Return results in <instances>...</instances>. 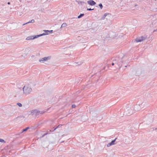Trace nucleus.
Instances as JSON below:
<instances>
[{
  "mask_svg": "<svg viewBox=\"0 0 157 157\" xmlns=\"http://www.w3.org/2000/svg\"><path fill=\"white\" fill-rule=\"evenodd\" d=\"M44 31L45 32V33L39 35L31 36H28L26 39H35L37 38L38 37L40 36L43 35H48L51 33H52L53 31V30H51L49 31L48 30H44Z\"/></svg>",
  "mask_w": 157,
  "mask_h": 157,
  "instance_id": "1",
  "label": "nucleus"
},
{
  "mask_svg": "<svg viewBox=\"0 0 157 157\" xmlns=\"http://www.w3.org/2000/svg\"><path fill=\"white\" fill-rule=\"evenodd\" d=\"M23 93L25 95H28L32 92V88L30 84H26L23 88Z\"/></svg>",
  "mask_w": 157,
  "mask_h": 157,
  "instance_id": "2",
  "label": "nucleus"
},
{
  "mask_svg": "<svg viewBox=\"0 0 157 157\" xmlns=\"http://www.w3.org/2000/svg\"><path fill=\"white\" fill-rule=\"evenodd\" d=\"M44 112L43 111H40L37 109L33 110L29 112V116H32L33 117H36L40 114H42Z\"/></svg>",
  "mask_w": 157,
  "mask_h": 157,
  "instance_id": "3",
  "label": "nucleus"
},
{
  "mask_svg": "<svg viewBox=\"0 0 157 157\" xmlns=\"http://www.w3.org/2000/svg\"><path fill=\"white\" fill-rule=\"evenodd\" d=\"M132 71L134 74L139 75L141 73V69L139 68H135L132 69Z\"/></svg>",
  "mask_w": 157,
  "mask_h": 157,
  "instance_id": "4",
  "label": "nucleus"
},
{
  "mask_svg": "<svg viewBox=\"0 0 157 157\" xmlns=\"http://www.w3.org/2000/svg\"><path fill=\"white\" fill-rule=\"evenodd\" d=\"M51 58V56H48L39 59V61L41 63H44L50 60Z\"/></svg>",
  "mask_w": 157,
  "mask_h": 157,
  "instance_id": "5",
  "label": "nucleus"
},
{
  "mask_svg": "<svg viewBox=\"0 0 157 157\" xmlns=\"http://www.w3.org/2000/svg\"><path fill=\"white\" fill-rule=\"evenodd\" d=\"M114 63H115L116 65H117L118 67H120L121 66V63L122 62L121 59H120L118 58L117 59H116L114 60Z\"/></svg>",
  "mask_w": 157,
  "mask_h": 157,
  "instance_id": "6",
  "label": "nucleus"
},
{
  "mask_svg": "<svg viewBox=\"0 0 157 157\" xmlns=\"http://www.w3.org/2000/svg\"><path fill=\"white\" fill-rule=\"evenodd\" d=\"M141 109L139 104H136L134 107V109L136 111H139Z\"/></svg>",
  "mask_w": 157,
  "mask_h": 157,
  "instance_id": "7",
  "label": "nucleus"
},
{
  "mask_svg": "<svg viewBox=\"0 0 157 157\" xmlns=\"http://www.w3.org/2000/svg\"><path fill=\"white\" fill-rule=\"evenodd\" d=\"M139 104L141 109L144 108L146 106V103L145 102H140Z\"/></svg>",
  "mask_w": 157,
  "mask_h": 157,
  "instance_id": "8",
  "label": "nucleus"
},
{
  "mask_svg": "<svg viewBox=\"0 0 157 157\" xmlns=\"http://www.w3.org/2000/svg\"><path fill=\"white\" fill-rule=\"evenodd\" d=\"M116 139L117 138H115L114 140H112L110 143L108 144L107 145V146L109 147L111 145L116 144L115 143Z\"/></svg>",
  "mask_w": 157,
  "mask_h": 157,
  "instance_id": "9",
  "label": "nucleus"
},
{
  "mask_svg": "<svg viewBox=\"0 0 157 157\" xmlns=\"http://www.w3.org/2000/svg\"><path fill=\"white\" fill-rule=\"evenodd\" d=\"M87 3L90 5L93 6L96 3L93 0H90L87 1Z\"/></svg>",
  "mask_w": 157,
  "mask_h": 157,
  "instance_id": "10",
  "label": "nucleus"
},
{
  "mask_svg": "<svg viewBox=\"0 0 157 157\" xmlns=\"http://www.w3.org/2000/svg\"><path fill=\"white\" fill-rule=\"evenodd\" d=\"M143 40H134V41H133V43H138L140 42H141Z\"/></svg>",
  "mask_w": 157,
  "mask_h": 157,
  "instance_id": "11",
  "label": "nucleus"
},
{
  "mask_svg": "<svg viewBox=\"0 0 157 157\" xmlns=\"http://www.w3.org/2000/svg\"><path fill=\"white\" fill-rule=\"evenodd\" d=\"M67 24L66 23H63L62 25L61 28H62V27H66V26H67Z\"/></svg>",
  "mask_w": 157,
  "mask_h": 157,
  "instance_id": "12",
  "label": "nucleus"
},
{
  "mask_svg": "<svg viewBox=\"0 0 157 157\" xmlns=\"http://www.w3.org/2000/svg\"><path fill=\"white\" fill-rule=\"evenodd\" d=\"M107 15V13H105L104 14L103 16L101 17V19L102 20H104L105 18V17Z\"/></svg>",
  "mask_w": 157,
  "mask_h": 157,
  "instance_id": "13",
  "label": "nucleus"
},
{
  "mask_svg": "<svg viewBox=\"0 0 157 157\" xmlns=\"http://www.w3.org/2000/svg\"><path fill=\"white\" fill-rule=\"evenodd\" d=\"M84 14L83 13H81L78 16V18H79L84 16Z\"/></svg>",
  "mask_w": 157,
  "mask_h": 157,
  "instance_id": "14",
  "label": "nucleus"
},
{
  "mask_svg": "<svg viewBox=\"0 0 157 157\" xmlns=\"http://www.w3.org/2000/svg\"><path fill=\"white\" fill-rule=\"evenodd\" d=\"M29 128L28 127L26 128L23 129L22 132H21V133H22L26 131Z\"/></svg>",
  "mask_w": 157,
  "mask_h": 157,
  "instance_id": "15",
  "label": "nucleus"
},
{
  "mask_svg": "<svg viewBox=\"0 0 157 157\" xmlns=\"http://www.w3.org/2000/svg\"><path fill=\"white\" fill-rule=\"evenodd\" d=\"M141 39H138L137 38H136V39H145L146 38V37H145L143 36H141L140 37Z\"/></svg>",
  "mask_w": 157,
  "mask_h": 157,
  "instance_id": "16",
  "label": "nucleus"
},
{
  "mask_svg": "<svg viewBox=\"0 0 157 157\" xmlns=\"http://www.w3.org/2000/svg\"><path fill=\"white\" fill-rule=\"evenodd\" d=\"M98 5H99V6L100 7L101 9H102V8L103 6L102 5V4L100 3Z\"/></svg>",
  "mask_w": 157,
  "mask_h": 157,
  "instance_id": "17",
  "label": "nucleus"
},
{
  "mask_svg": "<svg viewBox=\"0 0 157 157\" xmlns=\"http://www.w3.org/2000/svg\"><path fill=\"white\" fill-rule=\"evenodd\" d=\"M62 125L61 124H59V125H58L57 127H56L55 129H54V130L53 131H54L55 130L56 128H59Z\"/></svg>",
  "mask_w": 157,
  "mask_h": 157,
  "instance_id": "18",
  "label": "nucleus"
},
{
  "mask_svg": "<svg viewBox=\"0 0 157 157\" xmlns=\"http://www.w3.org/2000/svg\"><path fill=\"white\" fill-rule=\"evenodd\" d=\"M95 112H96L94 111V112H93L92 111L91 112V114H92V115L93 116H95L94 113H95Z\"/></svg>",
  "mask_w": 157,
  "mask_h": 157,
  "instance_id": "19",
  "label": "nucleus"
},
{
  "mask_svg": "<svg viewBox=\"0 0 157 157\" xmlns=\"http://www.w3.org/2000/svg\"><path fill=\"white\" fill-rule=\"evenodd\" d=\"M17 105L21 107L22 106V104L20 103H17Z\"/></svg>",
  "mask_w": 157,
  "mask_h": 157,
  "instance_id": "20",
  "label": "nucleus"
},
{
  "mask_svg": "<svg viewBox=\"0 0 157 157\" xmlns=\"http://www.w3.org/2000/svg\"><path fill=\"white\" fill-rule=\"evenodd\" d=\"M0 142H4V141L3 139H0Z\"/></svg>",
  "mask_w": 157,
  "mask_h": 157,
  "instance_id": "21",
  "label": "nucleus"
},
{
  "mask_svg": "<svg viewBox=\"0 0 157 157\" xmlns=\"http://www.w3.org/2000/svg\"><path fill=\"white\" fill-rule=\"evenodd\" d=\"M94 10V9H91V8H88L87 9V10Z\"/></svg>",
  "mask_w": 157,
  "mask_h": 157,
  "instance_id": "22",
  "label": "nucleus"
},
{
  "mask_svg": "<svg viewBox=\"0 0 157 157\" xmlns=\"http://www.w3.org/2000/svg\"><path fill=\"white\" fill-rule=\"evenodd\" d=\"M75 107H76V105H75L74 104L72 105V108H74Z\"/></svg>",
  "mask_w": 157,
  "mask_h": 157,
  "instance_id": "23",
  "label": "nucleus"
},
{
  "mask_svg": "<svg viewBox=\"0 0 157 157\" xmlns=\"http://www.w3.org/2000/svg\"><path fill=\"white\" fill-rule=\"evenodd\" d=\"M35 21L33 19H32L31 21V23H34V22Z\"/></svg>",
  "mask_w": 157,
  "mask_h": 157,
  "instance_id": "24",
  "label": "nucleus"
},
{
  "mask_svg": "<svg viewBox=\"0 0 157 157\" xmlns=\"http://www.w3.org/2000/svg\"><path fill=\"white\" fill-rule=\"evenodd\" d=\"M114 65H115V63H114V60L113 62L112 63V65L113 66Z\"/></svg>",
  "mask_w": 157,
  "mask_h": 157,
  "instance_id": "25",
  "label": "nucleus"
},
{
  "mask_svg": "<svg viewBox=\"0 0 157 157\" xmlns=\"http://www.w3.org/2000/svg\"><path fill=\"white\" fill-rule=\"evenodd\" d=\"M157 127L156 128H153V130L156 131L157 130Z\"/></svg>",
  "mask_w": 157,
  "mask_h": 157,
  "instance_id": "26",
  "label": "nucleus"
},
{
  "mask_svg": "<svg viewBox=\"0 0 157 157\" xmlns=\"http://www.w3.org/2000/svg\"><path fill=\"white\" fill-rule=\"evenodd\" d=\"M47 134V133H45L43 136H42V137H43L44 135H46Z\"/></svg>",
  "mask_w": 157,
  "mask_h": 157,
  "instance_id": "27",
  "label": "nucleus"
},
{
  "mask_svg": "<svg viewBox=\"0 0 157 157\" xmlns=\"http://www.w3.org/2000/svg\"><path fill=\"white\" fill-rule=\"evenodd\" d=\"M27 24H28V23H27V22L26 23H24V24H23V25H25Z\"/></svg>",
  "mask_w": 157,
  "mask_h": 157,
  "instance_id": "28",
  "label": "nucleus"
},
{
  "mask_svg": "<svg viewBox=\"0 0 157 157\" xmlns=\"http://www.w3.org/2000/svg\"><path fill=\"white\" fill-rule=\"evenodd\" d=\"M31 23V21H29L28 22H27L28 23Z\"/></svg>",
  "mask_w": 157,
  "mask_h": 157,
  "instance_id": "29",
  "label": "nucleus"
},
{
  "mask_svg": "<svg viewBox=\"0 0 157 157\" xmlns=\"http://www.w3.org/2000/svg\"><path fill=\"white\" fill-rule=\"evenodd\" d=\"M43 146L44 147H47V145L46 146H44V145L43 144Z\"/></svg>",
  "mask_w": 157,
  "mask_h": 157,
  "instance_id": "30",
  "label": "nucleus"
},
{
  "mask_svg": "<svg viewBox=\"0 0 157 157\" xmlns=\"http://www.w3.org/2000/svg\"><path fill=\"white\" fill-rule=\"evenodd\" d=\"M8 5H10V2H8Z\"/></svg>",
  "mask_w": 157,
  "mask_h": 157,
  "instance_id": "31",
  "label": "nucleus"
},
{
  "mask_svg": "<svg viewBox=\"0 0 157 157\" xmlns=\"http://www.w3.org/2000/svg\"><path fill=\"white\" fill-rule=\"evenodd\" d=\"M156 31V30H154V31H153V32H155V31Z\"/></svg>",
  "mask_w": 157,
  "mask_h": 157,
  "instance_id": "32",
  "label": "nucleus"
},
{
  "mask_svg": "<svg viewBox=\"0 0 157 157\" xmlns=\"http://www.w3.org/2000/svg\"><path fill=\"white\" fill-rule=\"evenodd\" d=\"M74 18H75V17H73L72 18V19H74ZM76 19L77 18H75Z\"/></svg>",
  "mask_w": 157,
  "mask_h": 157,
  "instance_id": "33",
  "label": "nucleus"
},
{
  "mask_svg": "<svg viewBox=\"0 0 157 157\" xmlns=\"http://www.w3.org/2000/svg\"><path fill=\"white\" fill-rule=\"evenodd\" d=\"M20 2H21V0H19Z\"/></svg>",
  "mask_w": 157,
  "mask_h": 157,
  "instance_id": "34",
  "label": "nucleus"
},
{
  "mask_svg": "<svg viewBox=\"0 0 157 157\" xmlns=\"http://www.w3.org/2000/svg\"><path fill=\"white\" fill-rule=\"evenodd\" d=\"M25 55L26 56L27 55V54H25Z\"/></svg>",
  "mask_w": 157,
  "mask_h": 157,
  "instance_id": "35",
  "label": "nucleus"
}]
</instances>
